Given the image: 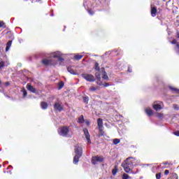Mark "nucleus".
<instances>
[{
  "label": "nucleus",
  "mask_w": 179,
  "mask_h": 179,
  "mask_svg": "<svg viewBox=\"0 0 179 179\" xmlns=\"http://www.w3.org/2000/svg\"><path fill=\"white\" fill-rule=\"evenodd\" d=\"M81 76H82V78H83V79H85V80H87V82H95L96 81V78H94V76H93L92 74L82 73Z\"/></svg>",
  "instance_id": "6e6552de"
},
{
  "label": "nucleus",
  "mask_w": 179,
  "mask_h": 179,
  "mask_svg": "<svg viewBox=\"0 0 179 179\" xmlns=\"http://www.w3.org/2000/svg\"><path fill=\"white\" fill-rule=\"evenodd\" d=\"M85 124H86V125H87V126H89V125H90V122H89V121H86L85 122Z\"/></svg>",
  "instance_id": "49530a36"
},
{
  "label": "nucleus",
  "mask_w": 179,
  "mask_h": 179,
  "mask_svg": "<svg viewBox=\"0 0 179 179\" xmlns=\"http://www.w3.org/2000/svg\"><path fill=\"white\" fill-rule=\"evenodd\" d=\"M156 13H157V9L155 7H152L151 8V16H152V17H155L156 16Z\"/></svg>",
  "instance_id": "5701e85b"
},
{
  "label": "nucleus",
  "mask_w": 179,
  "mask_h": 179,
  "mask_svg": "<svg viewBox=\"0 0 179 179\" xmlns=\"http://www.w3.org/2000/svg\"><path fill=\"white\" fill-rule=\"evenodd\" d=\"M99 136H107L106 132H104V128L99 129Z\"/></svg>",
  "instance_id": "393cba45"
},
{
  "label": "nucleus",
  "mask_w": 179,
  "mask_h": 179,
  "mask_svg": "<svg viewBox=\"0 0 179 179\" xmlns=\"http://www.w3.org/2000/svg\"><path fill=\"white\" fill-rule=\"evenodd\" d=\"M58 132L60 136H64V138H71L72 136L71 134H69V127L66 126L60 127Z\"/></svg>",
  "instance_id": "39448f33"
},
{
  "label": "nucleus",
  "mask_w": 179,
  "mask_h": 179,
  "mask_svg": "<svg viewBox=\"0 0 179 179\" xmlns=\"http://www.w3.org/2000/svg\"><path fill=\"white\" fill-rule=\"evenodd\" d=\"M169 89L170 90H171V92H173V93H177L178 94H179V90L175 87H173L171 86H169Z\"/></svg>",
  "instance_id": "a878e982"
},
{
  "label": "nucleus",
  "mask_w": 179,
  "mask_h": 179,
  "mask_svg": "<svg viewBox=\"0 0 179 179\" xmlns=\"http://www.w3.org/2000/svg\"><path fill=\"white\" fill-rule=\"evenodd\" d=\"M103 86H104V87H108V86H110V84H108V83H106L105 84H103Z\"/></svg>",
  "instance_id": "79ce46f5"
},
{
  "label": "nucleus",
  "mask_w": 179,
  "mask_h": 179,
  "mask_svg": "<svg viewBox=\"0 0 179 179\" xmlns=\"http://www.w3.org/2000/svg\"><path fill=\"white\" fill-rule=\"evenodd\" d=\"M145 113L148 117H151V115H153V110L150 108H146Z\"/></svg>",
  "instance_id": "412c9836"
},
{
  "label": "nucleus",
  "mask_w": 179,
  "mask_h": 179,
  "mask_svg": "<svg viewBox=\"0 0 179 179\" xmlns=\"http://www.w3.org/2000/svg\"><path fill=\"white\" fill-rule=\"evenodd\" d=\"M53 107L56 111H59L60 113L64 110V105L60 102H55Z\"/></svg>",
  "instance_id": "f8f14e48"
},
{
  "label": "nucleus",
  "mask_w": 179,
  "mask_h": 179,
  "mask_svg": "<svg viewBox=\"0 0 179 179\" xmlns=\"http://www.w3.org/2000/svg\"><path fill=\"white\" fill-rule=\"evenodd\" d=\"M92 64H94V68H111L114 66V63H110V62L106 61L104 59V55L100 56L99 61L93 60Z\"/></svg>",
  "instance_id": "7ed1b4c3"
},
{
  "label": "nucleus",
  "mask_w": 179,
  "mask_h": 179,
  "mask_svg": "<svg viewBox=\"0 0 179 179\" xmlns=\"http://www.w3.org/2000/svg\"><path fill=\"white\" fill-rule=\"evenodd\" d=\"M163 164H164L165 166H167V164H170L168 162H165L163 163Z\"/></svg>",
  "instance_id": "8fccbe9b"
},
{
  "label": "nucleus",
  "mask_w": 179,
  "mask_h": 179,
  "mask_svg": "<svg viewBox=\"0 0 179 179\" xmlns=\"http://www.w3.org/2000/svg\"><path fill=\"white\" fill-rule=\"evenodd\" d=\"M136 163V159L134 157H128L123 163H122V167H123L126 173H132L133 174H136L138 170L137 169L136 172L132 171L134 164Z\"/></svg>",
  "instance_id": "f03ea898"
},
{
  "label": "nucleus",
  "mask_w": 179,
  "mask_h": 179,
  "mask_svg": "<svg viewBox=\"0 0 179 179\" xmlns=\"http://www.w3.org/2000/svg\"><path fill=\"white\" fill-rule=\"evenodd\" d=\"M26 88L27 89V90L31 92V93H34L35 94H37V90H36L34 87L31 85V84L28 83L26 86Z\"/></svg>",
  "instance_id": "dca6fc26"
},
{
  "label": "nucleus",
  "mask_w": 179,
  "mask_h": 179,
  "mask_svg": "<svg viewBox=\"0 0 179 179\" xmlns=\"http://www.w3.org/2000/svg\"><path fill=\"white\" fill-rule=\"evenodd\" d=\"M168 179H178V175L176 173H173Z\"/></svg>",
  "instance_id": "bb28decb"
},
{
  "label": "nucleus",
  "mask_w": 179,
  "mask_h": 179,
  "mask_svg": "<svg viewBox=\"0 0 179 179\" xmlns=\"http://www.w3.org/2000/svg\"><path fill=\"white\" fill-rule=\"evenodd\" d=\"M21 92H22V93H23V95H22V96H23L24 98L27 96V91H26V89L22 88V89L21 90Z\"/></svg>",
  "instance_id": "c85d7f7f"
},
{
  "label": "nucleus",
  "mask_w": 179,
  "mask_h": 179,
  "mask_svg": "<svg viewBox=\"0 0 179 179\" xmlns=\"http://www.w3.org/2000/svg\"><path fill=\"white\" fill-rule=\"evenodd\" d=\"M17 68H21L22 63H17Z\"/></svg>",
  "instance_id": "c03bdc74"
},
{
  "label": "nucleus",
  "mask_w": 179,
  "mask_h": 179,
  "mask_svg": "<svg viewBox=\"0 0 179 179\" xmlns=\"http://www.w3.org/2000/svg\"><path fill=\"white\" fill-rule=\"evenodd\" d=\"M112 173L113 174V176H115V174H117V171L113 170Z\"/></svg>",
  "instance_id": "a18cd8bd"
},
{
  "label": "nucleus",
  "mask_w": 179,
  "mask_h": 179,
  "mask_svg": "<svg viewBox=\"0 0 179 179\" xmlns=\"http://www.w3.org/2000/svg\"><path fill=\"white\" fill-rule=\"evenodd\" d=\"M62 55L63 54L59 51L49 53L46 58L41 60V64L43 66H64L65 59Z\"/></svg>",
  "instance_id": "f257e3e1"
},
{
  "label": "nucleus",
  "mask_w": 179,
  "mask_h": 179,
  "mask_svg": "<svg viewBox=\"0 0 179 179\" xmlns=\"http://www.w3.org/2000/svg\"><path fill=\"white\" fill-rule=\"evenodd\" d=\"M83 100L84 103H86V104H88V103H89V96H83Z\"/></svg>",
  "instance_id": "c756f323"
},
{
  "label": "nucleus",
  "mask_w": 179,
  "mask_h": 179,
  "mask_svg": "<svg viewBox=\"0 0 179 179\" xmlns=\"http://www.w3.org/2000/svg\"><path fill=\"white\" fill-rule=\"evenodd\" d=\"M173 108H174V110H176V111H178V110H179L178 105L173 104Z\"/></svg>",
  "instance_id": "4c0bfd02"
},
{
  "label": "nucleus",
  "mask_w": 179,
  "mask_h": 179,
  "mask_svg": "<svg viewBox=\"0 0 179 179\" xmlns=\"http://www.w3.org/2000/svg\"><path fill=\"white\" fill-rule=\"evenodd\" d=\"M176 37H177V38H179V31L176 32Z\"/></svg>",
  "instance_id": "09e8293b"
},
{
  "label": "nucleus",
  "mask_w": 179,
  "mask_h": 179,
  "mask_svg": "<svg viewBox=\"0 0 179 179\" xmlns=\"http://www.w3.org/2000/svg\"><path fill=\"white\" fill-rule=\"evenodd\" d=\"M156 178L157 179H160L162 178V173H158L156 174Z\"/></svg>",
  "instance_id": "c9c22d12"
},
{
  "label": "nucleus",
  "mask_w": 179,
  "mask_h": 179,
  "mask_svg": "<svg viewBox=\"0 0 179 179\" xmlns=\"http://www.w3.org/2000/svg\"><path fill=\"white\" fill-rule=\"evenodd\" d=\"M31 59H32L31 57H29V61H31Z\"/></svg>",
  "instance_id": "603ef678"
},
{
  "label": "nucleus",
  "mask_w": 179,
  "mask_h": 179,
  "mask_svg": "<svg viewBox=\"0 0 179 179\" xmlns=\"http://www.w3.org/2000/svg\"><path fill=\"white\" fill-rule=\"evenodd\" d=\"M78 122L80 124H83V122H85V118L83 117V115H81V116L79 117Z\"/></svg>",
  "instance_id": "cd10ccee"
},
{
  "label": "nucleus",
  "mask_w": 179,
  "mask_h": 179,
  "mask_svg": "<svg viewBox=\"0 0 179 179\" xmlns=\"http://www.w3.org/2000/svg\"><path fill=\"white\" fill-rule=\"evenodd\" d=\"M0 85H1V80H0Z\"/></svg>",
  "instance_id": "4d7b16f0"
},
{
  "label": "nucleus",
  "mask_w": 179,
  "mask_h": 179,
  "mask_svg": "<svg viewBox=\"0 0 179 179\" xmlns=\"http://www.w3.org/2000/svg\"><path fill=\"white\" fill-rule=\"evenodd\" d=\"M127 71L128 72H132V69H129Z\"/></svg>",
  "instance_id": "3c124183"
},
{
  "label": "nucleus",
  "mask_w": 179,
  "mask_h": 179,
  "mask_svg": "<svg viewBox=\"0 0 179 179\" xmlns=\"http://www.w3.org/2000/svg\"><path fill=\"white\" fill-rule=\"evenodd\" d=\"M158 118H163V114L162 113H157Z\"/></svg>",
  "instance_id": "ea45409f"
},
{
  "label": "nucleus",
  "mask_w": 179,
  "mask_h": 179,
  "mask_svg": "<svg viewBox=\"0 0 179 179\" xmlns=\"http://www.w3.org/2000/svg\"><path fill=\"white\" fill-rule=\"evenodd\" d=\"M50 16H54V14H52Z\"/></svg>",
  "instance_id": "5fc2aeb1"
},
{
  "label": "nucleus",
  "mask_w": 179,
  "mask_h": 179,
  "mask_svg": "<svg viewBox=\"0 0 179 179\" xmlns=\"http://www.w3.org/2000/svg\"><path fill=\"white\" fill-rule=\"evenodd\" d=\"M173 134L176 135V136H179V131H174Z\"/></svg>",
  "instance_id": "37998d69"
},
{
  "label": "nucleus",
  "mask_w": 179,
  "mask_h": 179,
  "mask_svg": "<svg viewBox=\"0 0 179 179\" xmlns=\"http://www.w3.org/2000/svg\"><path fill=\"white\" fill-rule=\"evenodd\" d=\"M62 87H64V82L59 83V89H62Z\"/></svg>",
  "instance_id": "e433bc0d"
},
{
  "label": "nucleus",
  "mask_w": 179,
  "mask_h": 179,
  "mask_svg": "<svg viewBox=\"0 0 179 179\" xmlns=\"http://www.w3.org/2000/svg\"><path fill=\"white\" fill-rule=\"evenodd\" d=\"M68 72L71 73V75H79V73L75 69H73L72 68H67Z\"/></svg>",
  "instance_id": "6ab92c4d"
},
{
  "label": "nucleus",
  "mask_w": 179,
  "mask_h": 179,
  "mask_svg": "<svg viewBox=\"0 0 179 179\" xmlns=\"http://www.w3.org/2000/svg\"><path fill=\"white\" fill-rule=\"evenodd\" d=\"M97 125H98V129L104 128V126L103 125V119L101 118L97 119Z\"/></svg>",
  "instance_id": "f3484780"
},
{
  "label": "nucleus",
  "mask_w": 179,
  "mask_h": 179,
  "mask_svg": "<svg viewBox=\"0 0 179 179\" xmlns=\"http://www.w3.org/2000/svg\"><path fill=\"white\" fill-rule=\"evenodd\" d=\"M171 43V44H175L176 45H177V44H178V42H177L176 39H173Z\"/></svg>",
  "instance_id": "58836bf2"
},
{
  "label": "nucleus",
  "mask_w": 179,
  "mask_h": 179,
  "mask_svg": "<svg viewBox=\"0 0 179 179\" xmlns=\"http://www.w3.org/2000/svg\"><path fill=\"white\" fill-rule=\"evenodd\" d=\"M82 58H83V55H80L79 53L75 54L73 56L74 61H80Z\"/></svg>",
  "instance_id": "a211bd4d"
},
{
  "label": "nucleus",
  "mask_w": 179,
  "mask_h": 179,
  "mask_svg": "<svg viewBox=\"0 0 179 179\" xmlns=\"http://www.w3.org/2000/svg\"><path fill=\"white\" fill-rule=\"evenodd\" d=\"M131 178V177H129V176H128V174L127 173H124L122 176V179H129Z\"/></svg>",
  "instance_id": "f704fd0d"
},
{
  "label": "nucleus",
  "mask_w": 179,
  "mask_h": 179,
  "mask_svg": "<svg viewBox=\"0 0 179 179\" xmlns=\"http://www.w3.org/2000/svg\"><path fill=\"white\" fill-rule=\"evenodd\" d=\"M3 27V29H6V25H5V22L3 21H0V28Z\"/></svg>",
  "instance_id": "72a5a7b5"
},
{
  "label": "nucleus",
  "mask_w": 179,
  "mask_h": 179,
  "mask_svg": "<svg viewBox=\"0 0 179 179\" xmlns=\"http://www.w3.org/2000/svg\"><path fill=\"white\" fill-rule=\"evenodd\" d=\"M97 89H99V87H90V92H96V90H97Z\"/></svg>",
  "instance_id": "2f4dec72"
},
{
  "label": "nucleus",
  "mask_w": 179,
  "mask_h": 179,
  "mask_svg": "<svg viewBox=\"0 0 179 179\" xmlns=\"http://www.w3.org/2000/svg\"><path fill=\"white\" fill-rule=\"evenodd\" d=\"M93 6L94 5L91 4L90 2L89 1V0H84L83 6L85 9H87L89 15H90L91 16H93V15H94V12H93L92 10L87 9V8H89L90 6Z\"/></svg>",
  "instance_id": "0eeeda50"
},
{
  "label": "nucleus",
  "mask_w": 179,
  "mask_h": 179,
  "mask_svg": "<svg viewBox=\"0 0 179 179\" xmlns=\"http://www.w3.org/2000/svg\"><path fill=\"white\" fill-rule=\"evenodd\" d=\"M121 141L119 138H115L113 139V144L114 145H118Z\"/></svg>",
  "instance_id": "473e14b6"
},
{
  "label": "nucleus",
  "mask_w": 179,
  "mask_h": 179,
  "mask_svg": "<svg viewBox=\"0 0 179 179\" xmlns=\"http://www.w3.org/2000/svg\"><path fill=\"white\" fill-rule=\"evenodd\" d=\"M169 173H170V171H169V170H165V171H164L165 176H169Z\"/></svg>",
  "instance_id": "a19ab883"
},
{
  "label": "nucleus",
  "mask_w": 179,
  "mask_h": 179,
  "mask_svg": "<svg viewBox=\"0 0 179 179\" xmlns=\"http://www.w3.org/2000/svg\"><path fill=\"white\" fill-rule=\"evenodd\" d=\"M10 47H12V41H8L6 43V52H8L10 50Z\"/></svg>",
  "instance_id": "4be33fe9"
},
{
  "label": "nucleus",
  "mask_w": 179,
  "mask_h": 179,
  "mask_svg": "<svg viewBox=\"0 0 179 179\" xmlns=\"http://www.w3.org/2000/svg\"><path fill=\"white\" fill-rule=\"evenodd\" d=\"M120 50L118 49H115L113 50H110L106 52L104 55V59H106V55H110V57H115L117 55H120Z\"/></svg>",
  "instance_id": "1a4fd4ad"
},
{
  "label": "nucleus",
  "mask_w": 179,
  "mask_h": 179,
  "mask_svg": "<svg viewBox=\"0 0 179 179\" xmlns=\"http://www.w3.org/2000/svg\"><path fill=\"white\" fill-rule=\"evenodd\" d=\"M104 162V158L103 157H92V164H97V163H103Z\"/></svg>",
  "instance_id": "9d476101"
},
{
  "label": "nucleus",
  "mask_w": 179,
  "mask_h": 179,
  "mask_svg": "<svg viewBox=\"0 0 179 179\" xmlns=\"http://www.w3.org/2000/svg\"><path fill=\"white\" fill-rule=\"evenodd\" d=\"M152 108L155 111H160L163 108V102L159 101L156 103H154Z\"/></svg>",
  "instance_id": "ddd939ff"
},
{
  "label": "nucleus",
  "mask_w": 179,
  "mask_h": 179,
  "mask_svg": "<svg viewBox=\"0 0 179 179\" xmlns=\"http://www.w3.org/2000/svg\"><path fill=\"white\" fill-rule=\"evenodd\" d=\"M95 78L96 79V85L99 86H103V81H101V77L100 76V71L95 72Z\"/></svg>",
  "instance_id": "9b49d317"
},
{
  "label": "nucleus",
  "mask_w": 179,
  "mask_h": 179,
  "mask_svg": "<svg viewBox=\"0 0 179 179\" xmlns=\"http://www.w3.org/2000/svg\"><path fill=\"white\" fill-rule=\"evenodd\" d=\"M9 85H10V83L9 82L5 83V86H9Z\"/></svg>",
  "instance_id": "de8ad7c7"
},
{
  "label": "nucleus",
  "mask_w": 179,
  "mask_h": 179,
  "mask_svg": "<svg viewBox=\"0 0 179 179\" xmlns=\"http://www.w3.org/2000/svg\"><path fill=\"white\" fill-rule=\"evenodd\" d=\"M99 71L100 72V77L103 79V80H110L108 76L107 75V72H106V69L104 68H95V72Z\"/></svg>",
  "instance_id": "423d86ee"
},
{
  "label": "nucleus",
  "mask_w": 179,
  "mask_h": 179,
  "mask_svg": "<svg viewBox=\"0 0 179 179\" xmlns=\"http://www.w3.org/2000/svg\"><path fill=\"white\" fill-rule=\"evenodd\" d=\"M74 150H75L76 155L73 157V164H78V163H79V159L82 157V155H83L82 147H80V145H76L75 146Z\"/></svg>",
  "instance_id": "20e7f679"
},
{
  "label": "nucleus",
  "mask_w": 179,
  "mask_h": 179,
  "mask_svg": "<svg viewBox=\"0 0 179 179\" xmlns=\"http://www.w3.org/2000/svg\"><path fill=\"white\" fill-rule=\"evenodd\" d=\"M83 132H84L85 138L87 139V143L90 145V143H92V141L90 140V134H89V130H87V129L86 128H84Z\"/></svg>",
  "instance_id": "2eb2a0df"
},
{
  "label": "nucleus",
  "mask_w": 179,
  "mask_h": 179,
  "mask_svg": "<svg viewBox=\"0 0 179 179\" xmlns=\"http://www.w3.org/2000/svg\"><path fill=\"white\" fill-rule=\"evenodd\" d=\"M10 63L9 62H3V61H1L0 62V68H3V66H9Z\"/></svg>",
  "instance_id": "b1692460"
},
{
  "label": "nucleus",
  "mask_w": 179,
  "mask_h": 179,
  "mask_svg": "<svg viewBox=\"0 0 179 179\" xmlns=\"http://www.w3.org/2000/svg\"><path fill=\"white\" fill-rule=\"evenodd\" d=\"M0 167H2V166H1V165H0Z\"/></svg>",
  "instance_id": "6e6d98bb"
},
{
  "label": "nucleus",
  "mask_w": 179,
  "mask_h": 179,
  "mask_svg": "<svg viewBox=\"0 0 179 179\" xmlns=\"http://www.w3.org/2000/svg\"><path fill=\"white\" fill-rule=\"evenodd\" d=\"M113 63L114 66H112V68L113 67L120 68V66L122 68V66H124V62L122 61L117 60L116 62H113V61L110 62V64H113Z\"/></svg>",
  "instance_id": "4468645a"
},
{
  "label": "nucleus",
  "mask_w": 179,
  "mask_h": 179,
  "mask_svg": "<svg viewBox=\"0 0 179 179\" xmlns=\"http://www.w3.org/2000/svg\"><path fill=\"white\" fill-rule=\"evenodd\" d=\"M41 107L42 110H47V108H48V103H47V102L43 101L41 103Z\"/></svg>",
  "instance_id": "aec40b11"
},
{
  "label": "nucleus",
  "mask_w": 179,
  "mask_h": 179,
  "mask_svg": "<svg viewBox=\"0 0 179 179\" xmlns=\"http://www.w3.org/2000/svg\"><path fill=\"white\" fill-rule=\"evenodd\" d=\"M9 162L8 161L4 162V164H8Z\"/></svg>",
  "instance_id": "864d4df0"
},
{
  "label": "nucleus",
  "mask_w": 179,
  "mask_h": 179,
  "mask_svg": "<svg viewBox=\"0 0 179 179\" xmlns=\"http://www.w3.org/2000/svg\"><path fill=\"white\" fill-rule=\"evenodd\" d=\"M175 51L178 55H179V44L177 43L175 46Z\"/></svg>",
  "instance_id": "7c9ffc66"
}]
</instances>
